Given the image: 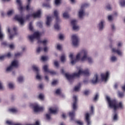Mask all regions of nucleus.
Listing matches in <instances>:
<instances>
[{"label":"nucleus","instance_id":"bf43d9fd","mask_svg":"<svg viewBox=\"0 0 125 125\" xmlns=\"http://www.w3.org/2000/svg\"><path fill=\"white\" fill-rule=\"evenodd\" d=\"M57 83V80H54L52 83H51V84L52 85H56V84Z\"/></svg>","mask_w":125,"mask_h":125},{"label":"nucleus","instance_id":"49530a36","mask_svg":"<svg viewBox=\"0 0 125 125\" xmlns=\"http://www.w3.org/2000/svg\"><path fill=\"white\" fill-rule=\"evenodd\" d=\"M8 87L10 89H13L14 88V84L12 83H9Z\"/></svg>","mask_w":125,"mask_h":125},{"label":"nucleus","instance_id":"13d9d810","mask_svg":"<svg viewBox=\"0 0 125 125\" xmlns=\"http://www.w3.org/2000/svg\"><path fill=\"white\" fill-rule=\"evenodd\" d=\"M108 20L109 21H111L113 20V17L112 16L109 15L108 16Z\"/></svg>","mask_w":125,"mask_h":125},{"label":"nucleus","instance_id":"ddd939ff","mask_svg":"<svg viewBox=\"0 0 125 125\" xmlns=\"http://www.w3.org/2000/svg\"><path fill=\"white\" fill-rule=\"evenodd\" d=\"M73 109L74 110H76L77 108V102H78V98L77 96H74L73 97Z\"/></svg>","mask_w":125,"mask_h":125},{"label":"nucleus","instance_id":"4c0bfd02","mask_svg":"<svg viewBox=\"0 0 125 125\" xmlns=\"http://www.w3.org/2000/svg\"><path fill=\"white\" fill-rule=\"evenodd\" d=\"M13 12H14V11L13 10L8 11L7 13V15L8 16H10L13 14Z\"/></svg>","mask_w":125,"mask_h":125},{"label":"nucleus","instance_id":"aec40b11","mask_svg":"<svg viewBox=\"0 0 125 125\" xmlns=\"http://www.w3.org/2000/svg\"><path fill=\"white\" fill-rule=\"evenodd\" d=\"M58 108H55V109H53L52 107H50V108H49V112L50 114H56L58 113Z\"/></svg>","mask_w":125,"mask_h":125},{"label":"nucleus","instance_id":"423d86ee","mask_svg":"<svg viewBox=\"0 0 125 125\" xmlns=\"http://www.w3.org/2000/svg\"><path fill=\"white\" fill-rule=\"evenodd\" d=\"M81 53L83 54V56L81 59L82 61H84L85 60H87L89 63H92L93 60L91 57L87 56V52L86 51H83L81 52Z\"/></svg>","mask_w":125,"mask_h":125},{"label":"nucleus","instance_id":"1a4fd4ad","mask_svg":"<svg viewBox=\"0 0 125 125\" xmlns=\"http://www.w3.org/2000/svg\"><path fill=\"white\" fill-rule=\"evenodd\" d=\"M72 44L74 46H78L79 42L78 37L76 35H73L71 37Z\"/></svg>","mask_w":125,"mask_h":125},{"label":"nucleus","instance_id":"f03ea898","mask_svg":"<svg viewBox=\"0 0 125 125\" xmlns=\"http://www.w3.org/2000/svg\"><path fill=\"white\" fill-rule=\"evenodd\" d=\"M81 75L84 76H89V71L88 69H86L84 70H79L78 73H74L72 75L68 73H65L64 75L66 78L69 82L72 81L75 77H80Z\"/></svg>","mask_w":125,"mask_h":125},{"label":"nucleus","instance_id":"dca6fc26","mask_svg":"<svg viewBox=\"0 0 125 125\" xmlns=\"http://www.w3.org/2000/svg\"><path fill=\"white\" fill-rule=\"evenodd\" d=\"M76 23H77V21L76 20H72L71 21V24L73 25V29L74 30H77L79 29V27L76 25Z\"/></svg>","mask_w":125,"mask_h":125},{"label":"nucleus","instance_id":"6e6d98bb","mask_svg":"<svg viewBox=\"0 0 125 125\" xmlns=\"http://www.w3.org/2000/svg\"><path fill=\"white\" fill-rule=\"evenodd\" d=\"M90 92L89 90H85L84 92H83V93L85 95H88L89 94Z\"/></svg>","mask_w":125,"mask_h":125},{"label":"nucleus","instance_id":"603ef678","mask_svg":"<svg viewBox=\"0 0 125 125\" xmlns=\"http://www.w3.org/2000/svg\"><path fill=\"white\" fill-rule=\"evenodd\" d=\"M5 57H7L8 58L11 57V54L10 52L8 53L7 54L4 55Z\"/></svg>","mask_w":125,"mask_h":125},{"label":"nucleus","instance_id":"69168bd1","mask_svg":"<svg viewBox=\"0 0 125 125\" xmlns=\"http://www.w3.org/2000/svg\"><path fill=\"white\" fill-rule=\"evenodd\" d=\"M3 86L2 85L1 82L0 81V90H3Z\"/></svg>","mask_w":125,"mask_h":125},{"label":"nucleus","instance_id":"f8f14e48","mask_svg":"<svg viewBox=\"0 0 125 125\" xmlns=\"http://www.w3.org/2000/svg\"><path fill=\"white\" fill-rule=\"evenodd\" d=\"M33 109L35 112L43 111V107H42V106H39L38 104H34Z\"/></svg>","mask_w":125,"mask_h":125},{"label":"nucleus","instance_id":"052dcab7","mask_svg":"<svg viewBox=\"0 0 125 125\" xmlns=\"http://www.w3.org/2000/svg\"><path fill=\"white\" fill-rule=\"evenodd\" d=\"M76 123L79 125H83V122H82V121H76Z\"/></svg>","mask_w":125,"mask_h":125},{"label":"nucleus","instance_id":"7ed1b4c3","mask_svg":"<svg viewBox=\"0 0 125 125\" xmlns=\"http://www.w3.org/2000/svg\"><path fill=\"white\" fill-rule=\"evenodd\" d=\"M41 34L39 32H35L32 35H29L28 38L31 42H33L34 39H36L38 40V43H42L43 46H46L47 40H45L42 41L40 40Z\"/></svg>","mask_w":125,"mask_h":125},{"label":"nucleus","instance_id":"4be33fe9","mask_svg":"<svg viewBox=\"0 0 125 125\" xmlns=\"http://www.w3.org/2000/svg\"><path fill=\"white\" fill-rule=\"evenodd\" d=\"M112 51L113 53H116L118 55H122V52H121V50L116 49L115 48H112Z\"/></svg>","mask_w":125,"mask_h":125},{"label":"nucleus","instance_id":"473e14b6","mask_svg":"<svg viewBox=\"0 0 125 125\" xmlns=\"http://www.w3.org/2000/svg\"><path fill=\"white\" fill-rule=\"evenodd\" d=\"M9 111L12 113H16L18 112L17 109H16V108H10Z\"/></svg>","mask_w":125,"mask_h":125},{"label":"nucleus","instance_id":"37998d69","mask_svg":"<svg viewBox=\"0 0 125 125\" xmlns=\"http://www.w3.org/2000/svg\"><path fill=\"white\" fill-rule=\"evenodd\" d=\"M3 34L1 31V29L0 27V40H2L3 39Z\"/></svg>","mask_w":125,"mask_h":125},{"label":"nucleus","instance_id":"39448f33","mask_svg":"<svg viewBox=\"0 0 125 125\" xmlns=\"http://www.w3.org/2000/svg\"><path fill=\"white\" fill-rule=\"evenodd\" d=\"M81 54L82 53H78L76 56V59H75V60H74L73 54L72 53H71L69 55V57L71 60V63L72 65L75 64L78 61H79L80 60Z\"/></svg>","mask_w":125,"mask_h":125},{"label":"nucleus","instance_id":"a19ab883","mask_svg":"<svg viewBox=\"0 0 125 125\" xmlns=\"http://www.w3.org/2000/svg\"><path fill=\"white\" fill-rule=\"evenodd\" d=\"M41 60L43 62L46 61L47 60V57L46 56H42Z\"/></svg>","mask_w":125,"mask_h":125},{"label":"nucleus","instance_id":"20e7f679","mask_svg":"<svg viewBox=\"0 0 125 125\" xmlns=\"http://www.w3.org/2000/svg\"><path fill=\"white\" fill-rule=\"evenodd\" d=\"M54 16L56 18V22L54 25V28L57 30H59L60 29V26L58 23L60 21V19L59 17V13L57 10H55L54 11Z\"/></svg>","mask_w":125,"mask_h":125},{"label":"nucleus","instance_id":"ea45409f","mask_svg":"<svg viewBox=\"0 0 125 125\" xmlns=\"http://www.w3.org/2000/svg\"><path fill=\"white\" fill-rule=\"evenodd\" d=\"M118 119V114H117V113H115V114H114V115L113 116V120L117 121Z\"/></svg>","mask_w":125,"mask_h":125},{"label":"nucleus","instance_id":"0eeeda50","mask_svg":"<svg viewBox=\"0 0 125 125\" xmlns=\"http://www.w3.org/2000/svg\"><path fill=\"white\" fill-rule=\"evenodd\" d=\"M18 66H19L18 61L14 60L13 62H12L11 65L6 68V71L7 72L11 71L13 70V67H18Z\"/></svg>","mask_w":125,"mask_h":125},{"label":"nucleus","instance_id":"cd10ccee","mask_svg":"<svg viewBox=\"0 0 125 125\" xmlns=\"http://www.w3.org/2000/svg\"><path fill=\"white\" fill-rule=\"evenodd\" d=\"M65 60V55L64 54H62L61 57V61L62 62H64Z\"/></svg>","mask_w":125,"mask_h":125},{"label":"nucleus","instance_id":"9b49d317","mask_svg":"<svg viewBox=\"0 0 125 125\" xmlns=\"http://www.w3.org/2000/svg\"><path fill=\"white\" fill-rule=\"evenodd\" d=\"M48 65H44L43 66V69L45 72H48L51 75H53L56 74V72L55 71L53 70H50L49 69H48Z\"/></svg>","mask_w":125,"mask_h":125},{"label":"nucleus","instance_id":"774afa93","mask_svg":"<svg viewBox=\"0 0 125 125\" xmlns=\"http://www.w3.org/2000/svg\"><path fill=\"white\" fill-rule=\"evenodd\" d=\"M33 125H40V122L39 121H36L35 124H33Z\"/></svg>","mask_w":125,"mask_h":125},{"label":"nucleus","instance_id":"6ab92c4d","mask_svg":"<svg viewBox=\"0 0 125 125\" xmlns=\"http://www.w3.org/2000/svg\"><path fill=\"white\" fill-rule=\"evenodd\" d=\"M91 82L93 84H95L98 82V75L97 74L94 75V78Z\"/></svg>","mask_w":125,"mask_h":125},{"label":"nucleus","instance_id":"680f3d73","mask_svg":"<svg viewBox=\"0 0 125 125\" xmlns=\"http://www.w3.org/2000/svg\"><path fill=\"white\" fill-rule=\"evenodd\" d=\"M57 48L59 50H62V46H61V45H60V44H58Z\"/></svg>","mask_w":125,"mask_h":125},{"label":"nucleus","instance_id":"58836bf2","mask_svg":"<svg viewBox=\"0 0 125 125\" xmlns=\"http://www.w3.org/2000/svg\"><path fill=\"white\" fill-rule=\"evenodd\" d=\"M42 48L41 47H39L37 48L36 49V52L38 53H40L42 51Z\"/></svg>","mask_w":125,"mask_h":125},{"label":"nucleus","instance_id":"f257e3e1","mask_svg":"<svg viewBox=\"0 0 125 125\" xmlns=\"http://www.w3.org/2000/svg\"><path fill=\"white\" fill-rule=\"evenodd\" d=\"M106 100L109 107L111 109H113L114 111L116 112L118 109L124 108V105L122 102H120L118 104L117 100H111L110 97L109 96L106 97Z\"/></svg>","mask_w":125,"mask_h":125},{"label":"nucleus","instance_id":"3c124183","mask_svg":"<svg viewBox=\"0 0 125 125\" xmlns=\"http://www.w3.org/2000/svg\"><path fill=\"white\" fill-rule=\"evenodd\" d=\"M36 79H37V80H41L42 77H41V76L39 75V73H37Z\"/></svg>","mask_w":125,"mask_h":125},{"label":"nucleus","instance_id":"412c9836","mask_svg":"<svg viewBox=\"0 0 125 125\" xmlns=\"http://www.w3.org/2000/svg\"><path fill=\"white\" fill-rule=\"evenodd\" d=\"M52 21V18L51 17L47 16L46 18V25L47 26H49L50 25V23Z\"/></svg>","mask_w":125,"mask_h":125},{"label":"nucleus","instance_id":"c03bdc74","mask_svg":"<svg viewBox=\"0 0 125 125\" xmlns=\"http://www.w3.org/2000/svg\"><path fill=\"white\" fill-rule=\"evenodd\" d=\"M55 93L57 95H60L61 94V91L60 89H57L56 90Z\"/></svg>","mask_w":125,"mask_h":125},{"label":"nucleus","instance_id":"8fccbe9b","mask_svg":"<svg viewBox=\"0 0 125 125\" xmlns=\"http://www.w3.org/2000/svg\"><path fill=\"white\" fill-rule=\"evenodd\" d=\"M61 0H55V3L56 5H58L60 4L61 3Z\"/></svg>","mask_w":125,"mask_h":125},{"label":"nucleus","instance_id":"f3484780","mask_svg":"<svg viewBox=\"0 0 125 125\" xmlns=\"http://www.w3.org/2000/svg\"><path fill=\"white\" fill-rule=\"evenodd\" d=\"M41 15V11L40 10H38L37 12H36L35 13H33L31 14V16L32 17H33L34 18H40Z\"/></svg>","mask_w":125,"mask_h":125},{"label":"nucleus","instance_id":"72a5a7b5","mask_svg":"<svg viewBox=\"0 0 125 125\" xmlns=\"http://www.w3.org/2000/svg\"><path fill=\"white\" fill-rule=\"evenodd\" d=\"M18 81L19 83H22L23 81V77L22 76H20L18 78Z\"/></svg>","mask_w":125,"mask_h":125},{"label":"nucleus","instance_id":"5fc2aeb1","mask_svg":"<svg viewBox=\"0 0 125 125\" xmlns=\"http://www.w3.org/2000/svg\"><path fill=\"white\" fill-rule=\"evenodd\" d=\"M22 55L21 53H17L15 54V57H18L21 56Z\"/></svg>","mask_w":125,"mask_h":125},{"label":"nucleus","instance_id":"864d4df0","mask_svg":"<svg viewBox=\"0 0 125 125\" xmlns=\"http://www.w3.org/2000/svg\"><path fill=\"white\" fill-rule=\"evenodd\" d=\"M1 45L4 46H7L8 45V44L6 42H1Z\"/></svg>","mask_w":125,"mask_h":125},{"label":"nucleus","instance_id":"4468645a","mask_svg":"<svg viewBox=\"0 0 125 125\" xmlns=\"http://www.w3.org/2000/svg\"><path fill=\"white\" fill-rule=\"evenodd\" d=\"M109 73L108 71H107L105 74L104 73H102L101 74V77L102 78V80L103 81H106L109 77Z\"/></svg>","mask_w":125,"mask_h":125},{"label":"nucleus","instance_id":"6e6552de","mask_svg":"<svg viewBox=\"0 0 125 125\" xmlns=\"http://www.w3.org/2000/svg\"><path fill=\"white\" fill-rule=\"evenodd\" d=\"M14 20L17 21L21 25H24L25 21L22 16L19 15H16L14 17Z\"/></svg>","mask_w":125,"mask_h":125},{"label":"nucleus","instance_id":"5701e85b","mask_svg":"<svg viewBox=\"0 0 125 125\" xmlns=\"http://www.w3.org/2000/svg\"><path fill=\"white\" fill-rule=\"evenodd\" d=\"M75 115V112L72 111V112H69V116L71 118V120L73 121Z\"/></svg>","mask_w":125,"mask_h":125},{"label":"nucleus","instance_id":"7c9ffc66","mask_svg":"<svg viewBox=\"0 0 125 125\" xmlns=\"http://www.w3.org/2000/svg\"><path fill=\"white\" fill-rule=\"evenodd\" d=\"M38 98L41 100H44V96L43 94L41 93V94H39Z\"/></svg>","mask_w":125,"mask_h":125},{"label":"nucleus","instance_id":"4d7b16f0","mask_svg":"<svg viewBox=\"0 0 125 125\" xmlns=\"http://www.w3.org/2000/svg\"><path fill=\"white\" fill-rule=\"evenodd\" d=\"M106 9L108 10H111L112 7H111L110 4H108L106 5Z\"/></svg>","mask_w":125,"mask_h":125},{"label":"nucleus","instance_id":"bb28decb","mask_svg":"<svg viewBox=\"0 0 125 125\" xmlns=\"http://www.w3.org/2000/svg\"><path fill=\"white\" fill-rule=\"evenodd\" d=\"M81 87V83H79L78 85L75 86V87H74V91H79V89H80Z\"/></svg>","mask_w":125,"mask_h":125},{"label":"nucleus","instance_id":"c85d7f7f","mask_svg":"<svg viewBox=\"0 0 125 125\" xmlns=\"http://www.w3.org/2000/svg\"><path fill=\"white\" fill-rule=\"evenodd\" d=\"M63 18H64V19H67L69 18V15L68 14L67 12H64L63 14Z\"/></svg>","mask_w":125,"mask_h":125},{"label":"nucleus","instance_id":"79ce46f5","mask_svg":"<svg viewBox=\"0 0 125 125\" xmlns=\"http://www.w3.org/2000/svg\"><path fill=\"white\" fill-rule=\"evenodd\" d=\"M98 98H99V94L98 93H97L95 95V97L93 99V101H96L98 99Z\"/></svg>","mask_w":125,"mask_h":125},{"label":"nucleus","instance_id":"9d476101","mask_svg":"<svg viewBox=\"0 0 125 125\" xmlns=\"http://www.w3.org/2000/svg\"><path fill=\"white\" fill-rule=\"evenodd\" d=\"M88 5V4L84 3L81 6V10L79 12V17L80 19L82 18L84 15L83 8L84 7H87Z\"/></svg>","mask_w":125,"mask_h":125},{"label":"nucleus","instance_id":"09e8293b","mask_svg":"<svg viewBox=\"0 0 125 125\" xmlns=\"http://www.w3.org/2000/svg\"><path fill=\"white\" fill-rule=\"evenodd\" d=\"M117 60V58H116V57H115V56H112V57H111V61H112V62H115V61H116Z\"/></svg>","mask_w":125,"mask_h":125},{"label":"nucleus","instance_id":"2f4dec72","mask_svg":"<svg viewBox=\"0 0 125 125\" xmlns=\"http://www.w3.org/2000/svg\"><path fill=\"white\" fill-rule=\"evenodd\" d=\"M29 29L31 31H32L33 30V27L32 26V22H30L29 24Z\"/></svg>","mask_w":125,"mask_h":125},{"label":"nucleus","instance_id":"e2e57ef3","mask_svg":"<svg viewBox=\"0 0 125 125\" xmlns=\"http://www.w3.org/2000/svg\"><path fill=\"white\" fill-rule=\"evenodd\" d=\"M32 17L31 15L28 14L26 16V19L29 20L30 17Z\"/></svg>","mask_w":125,"mask_h":125},{"label":"nucleus","instance_id":"f704fd0d","mask_svg":"<svg viewBox=\"0 0 125 125\" xmlns=\"http://www.w3.org/2000/svg\"><path fill=\"white\" fill-rule=\"evenodd\" d=\"M121 6L124 7L125 6V0H121L120 2Z\"/></svg>","mask_w":125,"mask_h":125},{"label":"nucleus","instance_id":"2eb2a0df","mask_svg":"<svg viewBox=\"0 0 125 125\" xmlns=\"http://www.w3.org/2000/svg\"><path fill=\"white\" fill-rule=\"evenodd\" d=\"M85 122L87 123V125H91V121H90V116L89 113H86L85 114Z\"/></svg>","mask_w":125,"mask_h":125},{"label":"nucleus","instance_id":"de8ad7c7","mask_svg":"<svg viewBox=\"0 0 125 125\" xmlns=\"http://www.w3.org/2000/svg\"><path fill=\"white\" fill-rule=\"evenodd\" d=\"M42 6L46 7H50V5L49 3H43L42 4Z\"/></svg>","mask_w":125,"mask_h":125},{"label":"nucleus","instance_id":"a211bd4d","mask_svg":"<svg viewBox=\"0 0 125 125\" xmlns=\"http://www.w3.org/2000/svg\"><path fill=\"white\" fill-rule=\"evenodd\" d=\"M16 2L19 5V8H18L19 10L21 12H22L23 10V7L22 6V3L21 2V0H17Z\"/></svg>","mask_w":125,"mask_h":125},{"label":"nucleus","instance_id":"c9c22d12","mask_svg":"<svg viewBox=\"0 0 125 125\" xmlns=\"http://www.w3.org/2000/svg\"><path fill=\"white\" fill-rule=\"evenodd\" d=\"M45 117L47 120H50L51 119L50 113H47V114H45Z\"/></svg>","mask_w":125,"mask_h":125},{"label":"nucleus","instance_id":"e433bc0d","mask_svg":"<svg viewBox=\"0 0 125 125\" xmlns=\"http://www.w3.org/2000/svg\"><path fill=\"white\" fill-rule=\"evenodd\" d=\"M54 65L55 67L57 68H58L59 67V62L57 61H55L54 62Z\"/></svg>","mask_w":125,"mask_h":125},{"label":"nucleus","instance_id":"338daca9","mask_svg":"<svg viewBox=\"0 0 125 125\" xmlns=\"http://www.w3.org/2000/svg\"><path fill=\"white\" fill-rule=\"evenodd\" d=\"M59 39L62 40L63 39V36L62 34H60L59 36Z\"/></svg>","mask_w":125,"mask_h":125},{"label":"nucleus","instance_id":"393cba45","mask_svg":"<svg viewBox=\"0 0 125 125\" xmlns=\"http://www.w3.org/2000/svg\"><path fill=\"white\" fill-rule=\"evenodd\" d=\"M33 70L36 72V74H39V69L38 66L35 65L32 66Z\"/></svg>","mask_w":125,"mask_h":125},{"label":"nucleus","instance_id":"a878e982","mask_svg":"<svg viewBox=\"0 0 125 125\" xmlns=\"http://www.w3.org/2000/svg\"><path fill=\"white\" fill-rule=\"evenodd\" d=\"M31 0H27V4L26 6V10L28 11L30 10V4Z\"/></svg>","mask_w":125,"mask_h":125},{"label":"nucleus","instance_id":"c756f323","mask_svg":"<svg viewBox=\"0 0 125 125\" xmlns=\"http://www.w3.org/2000/svg\"><path fill=\"white\" fill-rule=\"evenodd\" d=\"M124 96H125V94L124 93V92H120V91L118 92V96L120 98H123V97H124Z\"/></svg>","mask_w":125,"mask_h":125},{"label":"nucleus","instance_id":"0e129e2a","mask_svg":"<svg viewBox=\"0 0 125 125\" xmlns=\"http://www.w3.org/2000/svg\"><path fill=\"white\" fill-rule=\"evenodd\" d=\"M5 58V55L1 56H0V60L2 61Z\"/></svg>","mask_w":125,"mask_h":125},{"label":"nucleus","instance_id":"a18cd8bd","mask_svg":"<svg viewBox=\"0 0 125 125\" xmlns=\"http://www.w3.org/2000/svg\"><path fill=\"white\" fill-rule=\"evenodd\" d=\"M6 123L8 125H14V123H13V122H12V121H8V120L6 121Z\"/></svg>","mask_w":125,"mask_h":125},{"label":"nucleus","instance_id":"b1692460","mask_svg":"<svg viewBox=\"0 0 125 125\" xmlns=\"http://www.w3.org/2000/svg\"><path fill=\"white\" fill-rule=\"evenodd\" d=\"M104 21H102L99 24V30L102 31L103 30V28H104Z\"/></svg>","mask_w":125,"mask_h":125}]
</instances>
